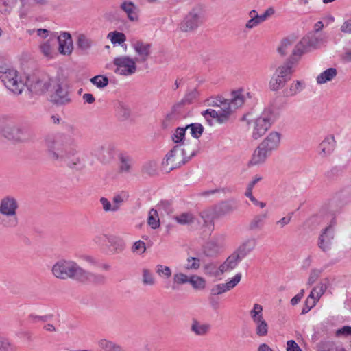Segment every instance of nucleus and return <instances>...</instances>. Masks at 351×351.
Returning <instances> with one entry per match:
<instances>
[{
	"label": "nucleus",
	"instance_id": "nucleus-40",
	"mask_svg": "<svg viewBox=\"0 0 351 351\" xmlns=\"http://www.w3.org/2000/svg\"><path fill=\"white\" fill-rule=\"evenodd\" d=\"M189 283L196 289H203L206 286V280L196 275L191 276L189 278Z\"/></svg>",
	"mask_w": 351,
	"mask_h": 351
},
{
	"label": "nucleus",
	"instance_id": "nucleus-23",
	"mask_svg": "<svg viewBox=\"0 0 351 351\" xmlns=\"http://www.w3.org/2000/svg\"><path fill=\"white\" fill-rule=\"evenodd\" d=\"M210 330V325L203 323L196 319L192 320L191 325V330L195 335L198 336H204L208 333Z\"/></svg>",
	"mask_w": 351,
	"mask_h": 351
},
{
	"label": "nucleus",
	"instance_id": "nucleus-32",
	"mask_svg": "<svg viewBox=\"0 0 351 351\" xmlns=\"http://www.w3.org/2000/svg\"><path fill=\"white\" fill-rule=\"evenodd\" d=\"M174 219L180 224L189 225L195 221V217L191 213H182L175 216Z\"/></svg>",
	"mask_w": 351,
	"mask_h": 351
},
{
	"label": "nucleus",
	"instance_id": "nucleus-2",
	"mask_svg": "<svg viewBox=\"0 0 351 351\" xmlns=\"http://www.w3.org/2000/svg\"><path fill=\"white\" fill-rule=\"evenodd\" d=\"M245 100L243 90H234L231 94V99H226L222 97L211 98L208 100V105L215 109H208L203 113L204 117L210 116L215 118L218 123H224L229 121L233 113L241 107Z\"/></svg>",
	"mask_w": 351,
	"mask_h": 351
},
{
	"label": "nucleus",
	"instance_id": "nucleus-30",
	"mask_svg": "<svg viewBox=\"0 0 351 351\" xmlns=\"http://www.w3.org/2000/svg\"><path fill=\"white\" fill-rule=\"evenodd\" d=\"M337 74V70L334 68H329L320 73L317 77V84H322L331 81Z\"/></svg>",
	"mask_w": 351,
	"mask_h": 351
},
{
	"label": "nucleus",
	"instance_id": "nucleus-10",
	"mask_svg": "<svg viewBox=\"0 0 351 351\" xmlns=\"http://www.w3.org/2000/svg\"><path fill=\"white\" fill-rule=\"evenodd\" d=\"M326 286L322 282L318 283L313 288L309 295L306 298L304 307L302 310V314L307 313L317 303L322 295L326 290Z\"/></svg>",
	"mask_w": 351,
	"mask_h": 351
},
{
	"label": "nucleus",
	"instance_id": "nucleus-55",
	"mask_svg": "<svg viewBox=\"0 0 351 351\" xmlns=\"http://www.w3.org/2000/svg\"><path fill=\"white\" fill-rule=\"evenodd\" d=\"M200 266V261L197 258H189L187 260L186 269H197Z\"/></svg>",
	"mask_w": 351,
	"mask_h": 351
},
{
	"label": "nucleus",
	"instance_id": "nucleus-49",
	"mask_svg": "<svg viewBox=\"0 0 351 351\" xmlns=\"http://www.w3.org/2000/svg\"><path fill=\"white\" fill-rule=\"evenodd\" d=\"M303 88V83L300 81H297L295 82H293L291 84L288 93H287V95L288 96H292L300 91H301Z\"/></svg>",
	"mask_w": 351,
	"mask_h": 351
},
{
	"label": "nucleus",
	"instance_id": "nucleus-46",
	"mask_svg": "<svg viewBox=\"0 0 351 351\" xmlns=\"http://www.w3.org/2000/svg\"><path fill=\"white\" fill-rule=\"evenodd\" d=\"M16 350V346L9 339L0 337V351Z\"/></svg>",
	"mask_w": 351,
	"mask_h": 351
},
{
	"label": "nucleus",
	"instance_id": "nucleus-57",
	"mask_svg": "<svg viewBox=\"0 0 351 351\" xmlns=\"http://www.w3.org/2000/svg\"><path fill=\"white\" fill-rule=\"evenodd\" d=\"M321 272V270L319 269L311 270L308 280V285H311L315 283L320 276Z\"/></svg>",
	"mask_w": 351,
	"mask_h": 351
},
{
	"label": "nucleus",
	"instance_id": "nucleus-9",
	"mask_svg": "<svg viewBox=\"0 0 351 351\" xmlns=\"http://www.w3.org/2000/svg\"><path fill=\"white\" fill-rule=\"evenodd\" d=\"M0 77L5 86L15 94H20L25 88L22 81L19 80L16 71L14 69H6L1 71Z\"/></svg>",
	"mask_w": 351,
	"mask_h": 351
},
{
	"label": "nucleus",
	"instance_id": "nucleus-60",
	"mask_svg": "<svg viewBox=\"0 0 351 351\" xmlns=\"http://www.w3.org/2000/svg\"><path fill=\"white\" fill-rule=\"evenodd\" d=\"M287 351H302V349L295 341L289 340L287 342Z\"/></svg>",
	"mask_w": 351,
	"mask_h": 351
},
{
	"label": "nucleus",
	"instance_id": "nucleus-61",
	"mask_svg": "<svg viewBox=\"0 0 351 351\" xmlns=\"http://www.w3.org/2000/svg\"><path fill=\"white\" fill-rule=\"evenodd\" d=\"M121 171H128L130 168V160L123 156L121 157Z\"/></svg>",
	"mask_w": 351,
	"mask_h": 351
},
{
	"label": "nucleus",
	"instance_id": "nucleus-33",
	"mask_svg": "<svg viewBox=\"0 0 351 351\" xmlns=\"http://www.w3.org/2000/svg\"><path fill=\"white\" fill-rule=\"evenodd\" d=\"M267 217L266 214L255 216L249 224V229L252 230H260L264 226L265 219Z\"/></svg>",
	"mask_w": 351,
	"mask_h": 351
},
{
	"label": "nucleus",
	"instance_id": "nucleus-20",
	"mask_svg": "<svg viewBox=\"0 0 351 351\" xmlns=\"http://www.w3.org/2000/svg\"><path fill=\"white\" fill-rule=\"evenodd\" d=\"M133 47L139 56L140 61L145 62L150 54L151 45L138 40L133 44Z\"/></svg>",
	"mask_w": 351,
	"mask_h": 351
},
{
	"label": "nucleus",
	"instance_id": "nucleus-48",
	"mask_svg": "<svg viewBox=\"0 0 351 351\" xmlns=\"http://www.w3.org/2000/svg\"><path fill=\"white\" fill-rule=\"evenodd\" d=\"M91 82L99 88H104L108 84V78L102 75H97L90 80Z\"/></svg>",
	"mask_w": 351,
	"mask_h": 351
},
{
	"label": "nucleus",
	"instance_id": "nucleus-47",
	"mask_svg": "<svg viewBox=\"0 0 351 351\" xmlns=\"http://www.w3.org/2000/svg\"><path fill=\"white\" fill-rule=\"evenodd\" d=\"M156 272L160 277L169 278L171 276V270L170 267L162 265H158L156 267Z\"/></svg>",
	"mask_w": 351,
	"mask_h": 351
},
{
	"label": "nucleus",
	"instance_id": "nucleus-24",
	"mask_svg": "<svg viewBox=\"0 0 351 351\" xmlns=\"http://www.w3.org/2000/svg\"><path fill=\"white\" fill-rule=\"evenodd\" d=\"M296 64L294 62L291 61L289 59L282 65L278 66L276 73L278 75L282 76L283 78L287 81L290 79L291 75L294 72V66Z\"/></svg>",
	"mask_w": 351,
	"mask_h": 351
},
{
	"label": "nucleus",
	"instance_id": "nucleus-16",
	"mask_svg": "<svg viewBox=\"0 0 351 351\" xmlns=\"http://www.w3.org/2000/svg\"><path fill=\"white\" fill-rule=\"evenodd\" d=\"M59 52L65 56H69L73 51V40L69 34L64 32L58 37Z\"/></svg>",
	"mask_w": 351,
	"mask_h": 351
},
{
	"label": "nucleus",
	"instance_id": "nucleus-56",
	"mask_svg": "<svg viewBox=\"0 0 351 351\" xmlns=\"http://www.w3.org/2000/svg\"><path fill=\"white\" fill-rule=\"evenodd\" d=\"M173 281L176 284H184L186 282H189V278L182 273L176 274L173 276Z\"/></svg>",
	"mask_w": 351,
	"mask_h": 351
},
{
	"label": "nucleus",
	"instance_id": "nucleus-44",
	"mask_svg": "<svg viewBox=\"0 0 351 351\" xmlns=\"http://www.w3.org/2000/svg\"><path fill=\"white\" fill-rule=\"evenodd\" d=\"M143 282L147 285H154L155 284V278L152 271L148 269H143Z\"/></svg>",
	"mask_w": 351,
	"mask_h": 351
},
{
	"label": "nucleus",
	"instance_id": "nucleus-64",
	"mask_svg": "<svg viewBox=\"0 0 351 351\" xmlns=\"http://www.w3.org/2000/svg\"><path fill=\"white\" fill-rule=\"evenodd\" d=\"M256 351H274V350L271 348H270V346L268 344H267L265 343H262L258 346Z\"/></svg>",
	"mask_w": 351,
	"mask_h": 351
},
{
	"label": "nucleus",
	"instance_id": "nucleus-27",
	"mask_svg": "<svg viewBox=\"0 0 351 351\" xmlns=\"http://www.w3.org/2000/svg\"><path fill=\"white\" fill-rule=\"evenodd\" d=\"M335 138L333 136H327L319 145L320 154L326 155L330 154L334 149Z\"/></svg>",
	"mask_w": 351,
	"mask_h": 351
},
{
	"label": "nucleus",
	"instance_id": "nucleus-14",
	"mask_svg": "<svg viewBox=\"0 0 351 351\" xmlns=\"http://www.w3.org/2000/svg\"><path fill=\"white\" fill-rule=\"evenodd\" d=\"M241 274H237L230 280L224 284H218L211 289L213 295H219L235 287L241 281Z\"/></svg>",
	"mask_w": 351,
	"mask_h": 351
},
{
	"label": "nucleus",
	"instance_id": "nucleus-36",
	"mask_svg": "<svg viewBox=\"0 0 351 351\" xmlns=\"http://www.w3.org/2000/svg\"><path fill=\"white\" fill-rule=\"evenodd\" d=\"M108 241L117 252H122L125 247L124 240L119 237L111 236Z\"/></svg>",
	"mask_w": 351,
	"mask_h": 351
},
{
	"label": "nucleus",
	"instance_id": "nucleus-19",
	"mask_svg": "<svg viewBox=\"0 0 351 351\" xmlns=\"http://www.w3.org/2000/svg\"><path fill=\"white\" fill-rule=\"evenodd\" d=\"M269 153V151L266 150V149L260 144L254 151L252 156L249 161V165H256L264 162Z\"/></svg>",
	"mask_w": 351,
	"mask_h": 351
},
{
	"label": "nucleus",
	"instance_id": "nucleus-34",
	"mask_svg": "<svg viewBox=\"0 0 351 351\" xmlns=\"http://www.w3.org/2000/svg\"><path fill=\"white\" fill-rule=\"evenodd\" d=\"M263 308L259 304H254L252 308L250 311V316L252 322H255L264 318Z\"/></svg>",
	"mask_w": 351,
	"mask_h": 351
},
{
	"label": "nucleus",
	"instance_id": "nucleus-1",
	"mask_svg": "<svg viewBox=\"0 0 351 351\" xmlns=\"http://www.w3.org/2000/svg\"><path fill=\"white\" fill-rule=\"evenodd\" d=\"M45 146L49 161L66 160L67 165L71 168H74L80 162L78 158L69 160L71 156L77 153V145L73 139L58 135L47 136L45 139Z\"/></svg>",
	"mask_w": 351,
	"mask_h": 351
},
{
	"label": "nucleus",
	"instance_id": "nucleus-37",
	"mask_svg": "<svg viewBox=\"0 0 351 351\" xmlns=\"http://www.w3.org/2000/svg\"><path fill=\"white\" fill-rule=\"evenodd\" d=\"M256 241L254 239L245 241L239 249V253L241 258L250 252L255 247Z\"/></svg>",
	"mask_w": 351,
	"mask_h": 351
},
{
	"label": "nucleus",
	"instance_id": "nucleus-21",
	"mask_svg": "<svg viewBox=\"0 0 351 351\" xmlns=\"http://www.w3.org/2000/svg\"><path fill=\"white\" fill-rule=\"evenodd\" d=\"M120 8L127 14V17L130 21H138V9L132 2L124 1L121 4Z\"/></svg>",
	"mask_w": 351,
	"mask_h": 351
},
{
	"label": "nucleus",
	"instance_id": "nucleus-7",
	"mask_svg": "<svg viewBox=\"0 0 351 351\" xmlns=\"http://www.w3.org/2000/svg\"><path fill=\"white\" fill-rule=\"evenodd\" d=\"M113 64L116 66L114 72L117 74L128 76L136 73V58H132L128 56L117 57L113 60Z\"/></svg>",
	"mask_w": 351,
	"mask_h": 351
},
{
	"label": "nucleus",
	"instance_id": "nucleus-5",
	"mask_svg": "<svg viewBox=\"0 0 351 351\" xmlns=\"http://www.w3.org/2000/svg\"><path fill=\"white\" fill-rule=\"evenodd\" d=\"M323 42L322 38L319 39L315 36H305L295 45L292 54L289 59L294 62L295 64H297L303 54L308 52L311 47H318Z\"/></svg>",
	"mask_w": 351,
	"mask_h": 351
},
{
	"label": "nucleus",
	"instance_id": "nucleus-62",
	"mask_svg": "<svg viewBox=\"0 0 351 351\" xmlns=\"http://www.w3.org/2000/svg\"><path fill=\"white\" fill-rule=\"evenodd\" d=\"M304 295V290L302 289L291 300V304L295 305L298 304Z\"/></svg>",
	"mask_w": 351,
	"mask_h": 351
},
{
	"label": "nucleus",
	"instance_id": "nucleus-31",
	"mask_svg": "<svg viewBox=\"0 0 351 351\" xmlns=\"http://www.w3.org/2000/svg\"><path fill=\"white\" fill-rule=\"evenodd\" d=\"M286 82L285 78H283L282 76L278 75L275 72L270 80L269 88L271 90H278L283 87Z\"/></svg>",
	"mask_w": 351,
	"mask_h": 351
},
{
	"label": "nucleus",
	"instance_id": "nucleus-22",
	"mask_svg": "<svg viewBox=\"0 0 351 351\" xmlns=\"http://www.w3.org/2000/svg\"><path fill=\"white\" fill-rule=\"evenodd\" d=\"M242 258L240 256V254L238 253H233L230 256H229L226 261L221 264L219 269L221 274L224 272H227L231 271L237 265L238 263Z\"/></svg>",
	"mask_w": 351,
	"mask_h": 351
},
{
	"label": "nucleus",
	"instance_id": "nucleus-8",
	"mask_svg": "<svg viewBox=\"0 0 351 351\" xmlns=\"http://www.w3.org/2000/svg\"><path fill=\"white\" fill-rule=\"evenodd\" d=\"M272 114L269 111H264L262 114L252 123V136L254 139L261 137L271 127Z\"/></svg>",
	"mask_w": 351,
	"mask_h": 351
},
{
	"label": "nucleus",
	"instance_id": "nucleus-45",
	"mask_svg": "<svg viewBox=\"0 0 351 351\" xmlns=\"http://www.w3.org/2000/svg\"><path fill=\"white\" fill-rule=\"evenodd\" d=\"M186 130H187L186 127L185 128H178L172 136L173 141L176 143H183Z\"/></svg>",
	"mask_w": 351,
	"mask_h": 351
},
{
	"label": "nucleus",
	"instance_id": "nucleus-38",
	"mask_svg": "<svg viewBox=\"0 0 351 351\" xmlns=\"http://www.w3.org/2000/svg\"><path fill=\"white\" fill-rule=\"evenodd\" d=\"M294 40L290 38H285L282 40L280 46L278 48V51L282 55L285 56L288 53L289 49L291 48L294 43Z\"/></svg>",
	"mask_w": 351,
	"mask_h": 351
},
{
	"label": "nucleus",
	"instance_id": "nucleus-11",
	"mask_svg": "<svg viewBox=\"0 0 351 351\" xmlns=\"http://www.w3.org/2000/svg\"><path fill=\"white\" fill-rule=\"evenodd\" d=\"M202 23L200 12L196 10H192L180 24L182 32H189L195 30Z\"/></svg>",
	"mask_w": 351,
	"mask_h": 351
},
{
	"label": "nucleus",
	"instance_id": "nucleus-26",
	"mask_svg": "<svg viewBox=\"0 0 351 351\" xmlns=\"http://www.w3.org/2000/svg\"><path fill=\"white\" fill-rule=\"evenodd\" d=\"M255 326V333L259 337H264L268 335L269 325L265 318L253 322Z\"/></svg>",
	"mask_w": 351,
	"mask_h": 351
},
{
	"label": "nucleus",
	"instance_id": "nucleus-25",
	"mask_svg": "<svg viewBox=\"0 0 351 351\" xmlns=\"http://www.w3.org/2000/svg\"><path fill=\"white\" fill-rule=\"evenodd\" d=\"M201 217L204 219V226L207 228L208 234H210L214 230L213 220L215 218L214 211L208 209L202 212Z\"/></svg>",
	"mask_w": 351,
	"mask_h": 351
},
{
	"label": "nucleus",
	"instance_id": "nucleus-53",
	"mask_svg": "<svg viewBox=\"0 0 351 351\" xmlns=\"http://www.w3.org/2000/svg\"><path fill=\"white\" fill-rule=\"evenodd\" d=\"M146 250L145 243L143 241L135 242L132 247V252L138 254H143Z\"/></svg>",
	"mask_w": 351,
	"mask_h": 351
},
{
	"label": "nucleus",
	"instance_id": "nucleus-51",
	"mask_svg": "<svg viewBox=\"0 0 351 351\" xmlns=\"http://www.w3.org/2000/svg\"><path fill=\"white\" fill-rule=\"evenodd\" d=\"M100 202L102 205L103 209L106 212L117 210V206H113V204H111L110 201H108V199L106 197H101L100 199Z\"/></svg>",
	"mask_w": 351,
	"mask_h": 351
},
{
	"label": "nucleus",
	"instance_id": "nucleus-43",
	"mask_svg": "<svg viewBox=\"0 0 351 351\" xmlns=\"http://www.w3.org/2000/svg\"><path fill=\"white\" fill-rule=\"evenodd\" d=\"M187 130H190L191 135L195 138H199L203 132V127L199 123H193L186 126Z\"/></svg>",
	"mask_w": 351,
	"mask_h": 351
},
{
	"label": "nucleus",
	"instance_id": "nucleus-18",
	"mask_svg": "<svg viewBox=\"0 0 351 351\" xmlns=\"http://www.w3.org/2000/svg\"><path fill=\"white\" fill-rule=\"evenodd\" d=\"M334 238V231L331 226L326 228L319 237L318 245L320 249L326 252L330 249L332 240Z\"/></svg>",
	"mask_w": 351,
	"mask_h": 351
},
{
	"label": "nucleus",
	"instance_id": "nucleus-4",
	"mask_svg": "<svg viewBox=\"0 0 351 351\" xmlns=\"http://www.w3.org/2000/svg\"><path fill=\"white\" fill-rule=\"evenodd\" d=\"M19 208L17 200L12 196L4 197L0 202V214L5 217L2 219L5 227L14 228L19 223L16 210Z\"/></svg>",
	"mask_w": 351,
	"mask_h": 351
},
{
	"label": "nucleus",
	"instance_id": "nucleus-42",
	"mask_svg": "<svg viewBox=\"0 0 351 351\" xmlns=\"http://www.w3.org/2000/svg\"><path fill=\"white\" fill-rule=\"evenodd\" d=\"M148 224L154 229L159 227L160 221L156 210L152 209L149 213Z\"/></svg>",
	"mask_w": 351,
	"mask_h": 351
},
{
	"label": "nucleus",
	"instance_id": "nucleus-59",
	"mask_svg": "<svg viewBox=\"0 0 351 351\" xmlns=\"http://www.w3.org/2000/svg\"><path fill=\"white\" fill-rule=\"evenodd\" d=\"M336 335L337 337H348L351 335V326H345L339 329H338L336 332Z\"/></svg>",
	"mask_w": 351,
	"mask_h": 351
},
{
	"label": "nucleus",
	"instance_id": "nucleus-29",
	"mask_svg": "<svg viewBox=\"0 0 351 351\" xmlns=\"http://www.w3.org/2000/svg\"><path fill=\"white\" fill-rule=\"evenodd\" d=\"M55 40L49 39L43 44H42L40 47L41 52L43 54L49 58H52L56 54L53 46L55 45Z\"/></svg>",
	"mask_w": 351,
	"mask_h": 351
},
{
	"label": "nucleus",
	"instance_id": "nucleus-35",
	"mask_svg": "<svg viewBox=\"0 0 351 351\" xmlns=\"http://www.w3.org/2000/svg\"><path fill=\"white\" fill-rule=\"evenodd\" d=\"M99 345L101 348L106 351H126L119 345L115 344L114 343L106 339H101L99 341Z\"/></svg>",
	"mask_w": 351,
	"mask_h": 351
},
{
	"label": "nucleus",
	"instance_id": "nucleus-52",
	"mask_svg": "<svg viewBox=\"0 0 351 351\" xmlns=\"http://www.w3.org/2000/svg\"><path fill=\"white\" fill-rule=\"evenodd\" d=\"M88 274L90 275L89 278L84 281H82V282H90L99 284V283H104L105 281V277L103 275H95L90 272H88Z\"/></svg>",
	"mask_w": 351,
	"mask_h": 351
},
{
	"label": "nucleus",
	"instance_id": "nucleus-63",
	"mask_svg": "<svg viewBox=\"0 0 351 351\" xmlns=\"http://www.w3.org/2000/svg\"><path fill=\"white\" fill-rule=\"evenodd\" d=\"M341 30L344 33H351V19L348 20L341 25Z\"/></svg>",
	"mask_w": 351,
	"mask_h": 351
},
{
	"label": "nucleus",
	"instance_id": "nucleus-17",
	"mask_svg": "<svg viewBox=\"0 0 351 351\" xmlns=\"http://www.w3.org/2000/svg\"><path fill=\"white\" fill-rule=\"evenodd\" d=\"M281 134L277 132H270L267 136L260 143L266 150L271 152L277 149L280 143Z\"/></svg>",
	"mask_w": 351,
	"mask_h": 351
},
{
	"label": "nucleus",
	"instance_id": "nucleus-28",
	"mask_svg": "<svg viewBox=\"0 0 351 351\" xmlns=\"http://www.w3.org/2000/svg\"><path fill=\"white\" fill-rule=\"evenodd\" d=\"M261 180V177L256 176L252 182H250L247 186V190L245 191V195L256 206H259L261 208H264L265 206V204L264 202H258L253 195H252V189L254 185Z\"/></svg>",
	"mask_w": 351,
	"mask_h": 351
},
{
	"label": "nucleus",
	"instance_id": "nucleus-50",
	"mask_svg": "<svg viewBox=\"0 0 351 351\" xmlns=\"http://www.w3.org/2000/svg\"><path fill=\"white\" fill-rule=\"evenodd\" d=\"M128 198V195L125 192H121V193L116 195L112 199L113 206H117L118 210L121 204L126 201Z\"/></svg>",
	"mask_w": 351,
	"mask_h": 351
},
{
	"label": "nucleus",
	"instance_id": "nucleus-41",
	"mask_svg": "<svg viewBox=\"0 0 351 351\" xmlns=\"http://www.w3.org/2000/svg\"><path fill=\"white\" fill-rule=\"evenodd\" d=\"M108 38L110 39L113 44H121L126 40V37L123 33L118 32H110Z\"/></svg>",
	"mask_w": 351,
	"mask_h": 351
},
{
	"label": "nucleus",
	"instance_id": "nucleus-3",
	"mask_svg": "<svg viewBox=\"0 0 351 351\" xmlns=\"http://www.w3.org/2000/svg\"><path fill=\"white\" fill-rule=\"evenodd\" d=\"M52 274L57 278L75 279L84 281L89 278L88 271L81 267L76 262L70 259L58 260L51 268Z\"/></svg>",
	"mask_w": 351,
	"mask_h": 351
},
{
	"label": "nucleus",
	"instance_id": "nucleus-12",
	"mask_svg": "<svg viewBox=\"0 0 351 351\" xmlns=\"http://www.w3.org/2000/svg\"><path fill=\"white\" fill-rule=\"evenodd\" d=\"M3 123L1 132L6 138L14 141H23L25 135L21 128L15 125L11 121H5Z\"/></svg>",
	"mask_w": 351,
	"mask_h": 351
},
{
	"label": "nucleus",
	"instance_id": "nucleus-15",
	"mask_svg": "<svg viewBox=\"0 0 351 351\" xmlns=\"http://www.w3.org/2000/svg\"><path fill=\"white\" fill-rule=\"evenodd\" d=\"M223 246L220 238H213L207 241L204 246V253L208 256H214L220 253Z\"/></svg>",
	"mask_w": 351,
	"mask_h": 351
},
{
	"label": "nucleus",
	"instance_id": "nucleus-13",
	"mask_svg": "<svg viewBox=\"0 0 351 351\" xmlns=\"http://www.w3.org/2000/svg\"><path fill=\"white\" fill-rule=\"evenodd\" d=\"M27 83L29 90L36 94L44 93L49 86V78L44 75L40 77H29Z\"/></svg>",
	"mask_w": 351,
	"mask_h": 351
},
{
	"label": "nucleus",
	"instance_id": "nucleus-39",
	"mask_svg": "<svg viewBox=\"0 0 351 351\" xmlns=\"http://www.w3.org/2000/svg\"><path fill=\"white\" fill-rule=\"evenodd\" d=\"M92 44V41L84 34H80L77 37V45L82 51L88 50Z\"/></svg>",
	"mask_w": 351,
	"mask_h": 351
},
{
	"label": "nucleus",
	"instance_id": "nucleus-58",
	"mask_svg": "<svg viewBox=\"0 0 351 351\" xmlns=\"http://www.w3.org/2000/svg\"><path fill=\"white\" fill-rule=\"evenodd\" d=\"M27 320L29 323H32V324H36V323H38V322H45L47 321V316H40V315L30 314L27 317Z\"/></svg>",
	"mask_w": 351,
	"mask_h": 351
},
{
	"label": "nucleus",
	"instance_id": "nucleus-54",
	"mask_svg": "<svg viewBox=\"0 0 351 351\" xmlns=\"http://www.w3.org/2000/svg\"><path fill=\"white\" fill-rule=\"evenodd\" d=\"M117 112L123 117H127L129 115L130 110L126 105L122 102H118L116 105Z\"/></svg>",
	"mask_w": 351,
	"mask_h": 351
},
{
	"label": "nucleus",
	"instance_id": "nucleus-6",
	"mask_svg": "<svg viewBox=\"0 0 351 351\" xmlns=\"http://www.w3.org/2000/svg\"><path fill=\"white\" fill-rule=\"evenodd\" d=\"M186 162L183 149L180 146H175L167 155L162 163V169L166 172L178 168Z\"/></svg>",
	"mask_w": 351,
	"mask_h": 351
}]
</instances>
